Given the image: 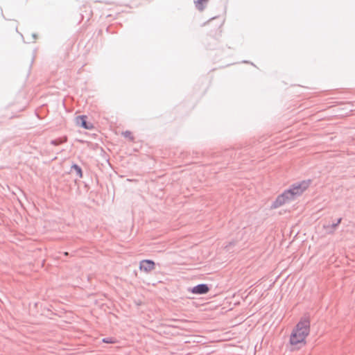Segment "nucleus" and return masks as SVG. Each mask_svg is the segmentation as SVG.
Returning a JSON list of instances; mask_svg holds the SVG:
<instances>
[{
    "label": "nucleus",
    "instance_id": "39448f33",
    "mask_svg": "<svg viewBox=\"0 0 355 355\" xmlns=\"http://www.w3.org/2000/svg\"><path fill=\"white\" fill-rule=\"evenodd\" d=\"M203 25H211L209 35L215 40H218L221 35L223 24H203Z\"/></svg>",
    "mask_w": 355,
    "mask_h": 355
},
{
    "label": "nucleus",
    "instance_id": "423d86ee",
    "mask_svg": "<svg viewBox=\"0 0 355 355\" xmlns=\"http://www.w3.org/2000/svg\"><path fill=\"white\" fill-rule=\"evenodd\" d=\"M76 123L81 128L86 130H91L93 128L92 123L87 121L86 115H79L76 118Z\"/></svg>",
    "mask_w": 355,
    "mask_h": 355
},
{
    "label": "nucleus",
    "instance_id": "1a4fd4ad",
    "mask_svg": "<svg viewBox=\"0 0 355 355\" xmlns=\"http://www.w3.org/2000/svg\"><path fill=\"white\" fill-rule=\"evenodd\" d=\"M71 169H73L76 172L78 178H83V170L79 165H78L77 164H73L71 166Z\"/></svg>",
    "mask_w": 355,
    "mask_h": 355
},
{
    "label": "nucleus",
    "instance_id": "f257e3e1",
    "mask_svg": "<svg viewBox=\"0 0 355 355\" xmlns=\"http://www.w3.org/2000/svg\"><path fill=\"white\" fill-rule=\"evenodd\" d=\"M311 179L295 182L290 185L288 189L276 198L272 202L270 209H277L286 203H288L300 196L310 186Z\"/></svg>",
    "mask_w": 355,
    "mask_h": 355
},
{
    "label": "nucleus",
    "instance_id": "0eeeda50",
    "mask_svg": "<svg viewBox=\"0 0 355 355\" xmlns=\"http://www.w3.org/2000/svg\"><path fill=\"white\" fill-rule=\"evenodd\" d=\"M341 220L342 218H339L336 221L333 222L332 223L324 224L323 227L327 233H333L340 223Z\"/></svg>",
    "mask_w": 355,
    "mask_h": 355
},
{
    "label": "nucleus",
    "instance_id": "20e7f679",
    "mask_svg": "<svg viewBox=\"0 0 355 355\" xmlns=\"http://www.w3.org/2000/svg\"><path fill=\"white\" fill-rule=\"evenodd\" d=\"M155 262L152 259H144L139 263V269L145 272H149L155 267Z\"/></svg>",
    "mask_w": 355,
    "mask_h": 355
},
{
    "label": "nucleus",
    "instance_id": "6e6552de",
    "mask_svg": "<svg viewBox=\"0 0 355 355\" xmlns=\"http://www.w3.org/2000/svg\"><path fill=\"white\" fill-rule=\"evenodd\" d=\"M208 0H196L195 4L199 10H202L207 6Z\"/></svg>",
    "mask_w": 355,
    "mask_h": 355
},
{
    "label": "nucleus",
    "instance_id": "ddd939ff",
    "mask_svg": "<svg viewBox=\"0 0 355 355\" xmlns=\"http://www.w3.org/2000/svg\"><path fill=\"white\" fill-rule=\"evenodd\" d=\"M114 24H110V26H106V31H107V33H114V31H110V29H111V28H112V25H114Z\"/></svg>",
    "mask_w": 355,
    "mask_h": 355
},
{
    "label": "nucleus",
    "instance_id": "f03ea898",
    "mask_svg": "<svg viewBox=\"0 0 355 355\" xmlns=\"http://www.w3.org/2000/svg\"><path fill=\"white\" fill-rule=\"evenodd\" d=\"M311 315L305 313L296 324L290 335L289 343L295 349H300L306 343V338L310 333Z\"/></svg>",
    "mask_w": 355,
    "mask_h": 355
},
{
    "label": "nucleus",
    "instance_id": "9b49d317",
    "mask_svg": "<svg viewBox=\"0 0 355 355\" xmlns=\"http://www.w3.org/2000/svg\"><path fill=\"white\" fill-rule=\"evenodd\" d=\"M102 342L104 343L114 344L117 342L116 339L113 337H107L102 339Z\"/></svg>",
    "mask_w": 355,
    "mask_h": 355
},
{
    "label": "nucleus",
    "instance_id": "7ed1b4c3",
    "mask_svg": "<svg viewBox=\"0 0 355 355\" xmlns=\"http://www.w3.org/2000/svg\"><path fill=\"white\" fill-rule=\"evenodd\" d=\"M211 289V286L207 284H199L193 287L187 288L188 292L194 295H205L207 294Z\"/></svg>",
    "mask_w": 355,
    "mask_h": 355
},
{
    "label": "nucleus",
    "instance_id": "2eb2a0df",
    "mask_svg": "<svg viewBox=\"0 0 355 355\" xmlns=\"http://www.w3.org/2000/svg\"><path fill=\"white\" fill-rule=\"evenodd\" d=\"M33 37L35 38L36 37V35L35 34H33Z\"/></svg>",
    "mask_w": 355,
    "mask_h": 355
},
{
    "label": "nucleus",
    "instance_id": "f8f14e48",
    "mask_svg": "<svg viewBox=\"0 0 355 355\" xmlns=\"http://www.w3.org/2000/svg\"><path fill=\"white\" fill-rule=\"evenodd\" d=\"M122 135L126 137V138H128L130 141H133L134 140V137L132 136V132L129 130H126L125 132H123Z\"/></svg>",
    "mask_w": 355,
    "mask_h": 355
},
{
    "label": "nucleus",
    "instance_id": "4468645a",
    "mask_svg": "<svg viewBox=\"0 0 355 355\" xmlns=\"http://www.w3.org/2000/svg\"><path fill=\"white\" fill-rule=\"evenodd\" d=\"M242 62H243V63H248V64H252V65H253V66L256 67V66H255V64H254V63L250 62V61H248V60H243V61H242Z\"/></svg>",
    "mask_w": 355,
    "mask_h": 355
},
{
    "label": "nucleus",
    "instance_id": "9d476101",
    "mask_svg": "<svg viewBox=\"0 0 355 355\" xmlns=\"http://www.w3.org/2000/svg\"><path fill=\"white\" fill-rule=\"evenodd\" d=\"M67 138L66 137H60V138H57V139L51 140V144H52L53 146H58V145H60L62 144L67 142Z\"/></svg>",
    "mask_w": 355,
    "mask_h": 355
}]
</instances>
